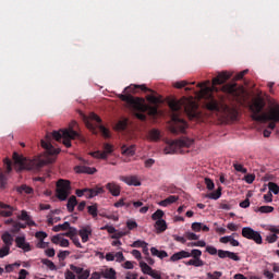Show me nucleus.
Returning a JSON list of instances; mask_svg holds the SVG:
<instances>
[{
  "label": "nucleus",
  "mask_w": 279,
  "mask_h": 279,
  "mask_svg": "<svg viewBox=\"0 0 279 279\" xmlns=\"http://www.w3.org/2000/svg\"><path fill=\"white\" fill-rule=\"evenodd\" d=\"M169 108L171 110L172 124L170 125V132L172 134H182L186 131V128H189V123H186L181 117L182 111L185 112L186 117H189L191 121L199 119V107L193 99H171L169 101Z\"/></svg>",
  "instance_id": "obj_1"
},
{
  "label": "nucleus",
  "mask_w": 279,
  "mask_h": 279,
  "mask_svg": "<svg viewBox=\"0 0 279 279\" xmlns=\"http://www.w3.org/2000/svg\"><path fill=\"white\" fill-rule=\"evenodd\" d=\"M75 128H77V122L73 121L69 129H61L60 131L48 133L46 140H41V147L46 150V154L48 156H58L60 154V148L53 147L51 138H54L59 143L62 141V144L68 148L71 147V141H75V138L81 141V143H86V137L75 131Z\"/></svg>",
  "instance_id": "obj_2"
},
{
  "label": "nucleus",
  "mask_w": 279,
  "mask_h": 279,
  "mask_svg": "<svg viewBox=\"0 0 279 279\" xmlns=\"http://www.w3.org/2000/svg\"><path fill=\"white\" fill-rule=\"evenodd\" d=\"M265 106V99L255 98L250 106V110L253 121H258L259 123L270 121L268 129L264 130L265 138H269L271 136V130H276V123H279V105H272L267 112H263Z\"/></svg>",
  "instance_id": "obj_3"
},
{
  "label": "nucleus",
  "mask_w": 279,
  "mask_h": 279,
  "mask_svg": "<svg viewBox=\"0 0 279 279\" xmlns=\"http://www.w3.org/2000/svg\"><path fill=\"white\" fill-rule=\"evenodd\" d=\"M119 98L121 101L128 104L129 108L133 110V114H135L136 119L140 121H147V114L150 117H156V114H158V108L147 105L141 97L121 94Z\"/></svg>",
  "instance_id": "obj_4"
},
{
  "label": "nucleus",
  "mask_w": 279,
  "mask_h": 279,
  "mask_svg": "<svg viewBox=\"0 0 279 279\" xmlns=\"http://www.w3.org/2000/svg\"><path fill=\"white\" fill-rule=\"evenodd\" d=\"M13 160L17 171H40L45 165L53 162V159L49 158V156L40 155L34 159H27L19 155V153H13Z\"/></svg>",
  "instance_id": "obj_5"
},
{
  "label": "nucleus",
  "mask_w": 279,
  "mask_h": 279,
  "mask_svg": "<svg viewBox=\"0 0 279 279\" xmlns=\"http://www.w3.org/2000/svg\"><path fill=\"white\" fill-rule=\"evenodd\" d=\"M195 141L193 138H189L186 136H182L178 140L169 141L163 149V153L167 154H186L185 149L192 147Z\"/></svg>",
  "instance_id": "obj_6"
},
{
  "label": "nucleus",
  "mask_w": 279,
  "mask_h": 279,
  "mask_svg": "<svg viewBox=\"0 0 279 279\" xmlns=\"http://www.w3.org/2000/svg\"><path fill=\"white\" fill-rule=\"evenodd\" d=\"M201 90L198 92V97L201 99H207L206 108L207 110H211L214 112H219L221 110V107H219V101L215 99V96H213V90L206 83H198L197 85Z\"/></svg>",
  "instance_id": "obj_7"
},
{
  "label": "nucleus",
  "mask_w": 279,
  "mask_h": 279,
  "mask_svg": "<svg viewBox=\"0 0 279 279\" xmlns=\"http://www.w3.org/2000/svg\"><path fill=\"white\" fill-rule=\"evenodd\" d=\"M85 125L92 132H96L97 128L102 134L104 138H110V130L101 124V118L97 113H89L88 118L85 119Z\"/></svg>",
  "instance_id": "obj_8"
},
{
  "label": "nucleus",
  "mask_w": 279,
  "mask_h": 279,
  "mask_svg": "<svg viewBox=\"0 0 279 279\" xmlns=\"http://www.w3.org/2000/svg\"><path fill=\"white\" fill-rule=\"evenodd\" d=\"M193 258L194 260L198 262L201 265H206L204 260H202V251L198 248H193L191 252L189 251H180L178 253H174L170 260L171 263H178V260H182V258Z\"/></svg>",
  "instance_id": "obj_9"
},
{
  "label": "nucleus",
  "mask_w": 279,
  "mask_h": 279,
  "mask_svg": "<svg viewBox=\"0 0 279 279\" xmlns=\"http://www.w3.org/2000/svg\"><path fill=\"white\" fill-rule=\"evenodd\" d=\"M205 252H207V254H210V256L218 255V258H229L230 260H234L235 263H239V260H241V257L236 253L225 250H217V247L213 245H207Z\"/></svg>",
  "instance_id": "obj_10"
},
{
  "label": "nucleus",
  "mask_w": 279,
  "mask_h": 279,
  "mask_svg": "<svg viewBox=\"0 0 279 279\" xmlns=\"http://www.w3.org/2000/svg\"><path fill=\"white\" fill-rule=\"evenodd\" d=\"M71 193V182L60 179L57 182V197L60 202H65Z\"/></svg>",
  "instance_id": "obj_11"
},
{
  "label": "nucleus",
  "mask_w": 279,
  "mask_h": 279,
  "mask_svg": "<svg viewBox=\"0 0 279 279\" xmlns=\"http://www.w3.org/2000/svg\"><path fill=\"white\" fill-rule=\"evenodd\" d=\"M7 169H0V189L1 191H5L8 189V174L12 172V161L9 158L3 160Z\"/></svg>",
  "instance_id": "obj_12"
},
{
  "label": "nucleus",
  "mask_w": 279,
  "mask_h": 279,
  "mask_svg": "<svg viewBox=\"0 0 279 279\" xmlns=\"http://www.w3.org/2000/svg\"><path fill=\"white\" fill-rule=\"evenodd\" d=\"M242 236L244 239H248L250 241H254L257 245L263 244V236L258 231H254L251 227H244L242 229Z\"/></svg>",
  "instance_id": "obj_13"
},
{
  "label": "nucleus",
  "mask_w": 279,
  "mask_h": 279,
  "mask_svg": "<svg viewBox=\"0 0 279 279\" xmlns=\"http://www.w3.org/2000/svg\"><path fill=\"white\" fill-rule=\"evenodd\" d=\"M222 92L239 99V97H241L245 93V89L243 88V86L240 87L236 83H232L223 85Z\"/></svg>",
  "instance_id": "obj_14"
},
{
  "label": "nucleus",
  "mask_w": 279,
  "mask_h": 279,
  "mask_svg": "<svg viewBox=\"0 0 279 279\" xmlns=\"http://www.w3.org/2000/svg\"><path fill=\"white\" fill-rule=\"evenodd\" d=\"M102 149L101 150H96L93 153H89V155L92 156V158H98L100 160H108V156H110V154H112L114 151V146L108 143H105L102 145Z\"/></svg>",
  "instance_id": "obj_15"
},
{
  "label": "nucleus",
  "mask_w": 279,
  "mask_h": 279,
  "mask_svg": "<svg viewBox=\"0 0 279 279\" xmlns=\"http://www.w3.org/2000/svg\"><path fill=\"white\" fill-rule=\"evenodd\" d=\"M232 74L228 72H220L216 77L213 78V89L217 90L216 86H221V84H226L227 80H230Z\"/></svg>",
  "instance_id": "obj_16"
},
{
  "label": "nucleus",
  "mask_w": 279,
  "mask_h": 279,
  "mask_svg": "<svg viewBox=\"0 0 279 279\" xmlns=\"http://www.w3.org/2000/svg\"><path fill=\"white\" fill-rule=\"evenodd\" d=\"M70 269L72 274H76L77 279H88L90 277V270H84V268L75 266V265H70Z\"/></svg>",
  "instance_id": "obj_17"
},
{
  "label": "nucleus",
  "mask_w": 279,
  "mask_h": 279,
  "mask_svg": "<svg viewBox=\"0 0 279 279\" xmlns=\"http://www.w3.org/2000/svg\"><path fill=\"white\" fill-rule=\"evenodd\" d=\"M119 180L128 186H141V180L136 175H120Z\"/></svg>",
  "instance_id": "obj_18"
},
{
  "label": "nucleus",
  "mask_w": 279,
  "mask_h": 279,
  "mask_svg": "<svg viewBox=\"0 0 279 279\" xmlns=\"http://www.w3.org/2000/svg\"><path fill=\"white\" fill-rule=\"evenodd\" d=\"M105 189L113 196L119 197L121 195V185L117 182L112 181L105 185Z\"/></svg>",
  "instance_id": "obj_19"
},
{
  "label": "nucleus",
  "mask_w": 279,
  "mask_h": 279,
  "mask_svg": "<svg viewBox=\"0 0 279 279\" xmlns=\"http://www.w3.org/2000/svg\"><path fill=\"white\" fill-rule=\"evenodd\" d=\"M0 208L2 209L0 210L1 217H12V215H14V211L16 210L15 207H12L11 205L3 202H0Z\"/></svg>",
  "instance_id": "obj_20"
},
{
  "label": "nucleus",
  "mask_w": 279,
  "mask_h": 279,
  "mask_svg": "<svg viewBox=\"0 0 279 279\" xmlns=\"http://www.w3.org/2000/svg\"><path fill=\"white\" fill-rule=\"evenodd\" d=\"M16 247L23 250V252H32V245L25 241V236L15 238Z\"/></svg>",
  "instance_id": "obj_21"
},
{
  "label": "nucleus",
  "mask_w": 279,
  "mask_h": 279,
  "mask_svg": "<svg viewBox=\"0 0 279 279\" xmlns=\"http://www.w3.org/2000/svg\"><path fill=\"white\" fill-rule=\"evenodd\" d=\"M78 235H80L81 239H82V243H88L89 236L93 235V229L90 228V226L83 227V228L78 231Z\"/></svg>",
  "instance_id": "obj_22"
},
{
  "label": "nucleus",
  "mask_w": 279,
  "mask_h": 279,
  "mask_svg": "<svg viewBox=\"0 0 279 279\" xmlns=\"http://www.w3.org/2000/svg\"><path fill=\"white\" fill-rule=\"evenodd\" d=\"M75 173H86L87 175H95L97 173V168H92L88 166H76L74 167Z\"/></svg>",
  "instance_id": "obj_23"
},
{
  "label": "nucleus",
  "mask_w": 279,
  "mask_h": 279,
  "mask_svg": "<svg viewBox=\"0 0 279 279\" xmlns=\"http://www.w3.org/2000/svg\"><path fill=\"white\" fill-rule=\"evenodd\" d=\"M125 90H128V93H133V94L138 93V90H143L144 93H154V90L149 89L145 85H134V84L126 87Z\"/></svg>",
  "instance_id": "obj_24"
},
{
  "label": "nucleus",
  "mask_w": 279,
  "mask_h": 279,
  "mask_svg": "<svg viewBox=\"0 0 279 279\" xmlns=\"http://www.w3.org/2000/svg\"><path fill=\"white\" fill-rule=\"evenodd\" d=\"M100 275L105 279H117V270L114 268L100 269Z\"/></svg>",
  "instance_id": "obj_25"
},
{
  "label": "nucleus",
  "mask_w": 279,
  "mask_h": 279,
  "mask_svg": "<svg viewBox=\"0 0 279 279\" xmlns=\"http://www.w3.org/2000/svg\"><path fill=\"white\" fill-rule=\"evenodd\" d=\"M1 241L4 243V246L7 247H12V245H14V236L9 231L2 233Z\"/></svg>",
  "instance_id": "obj_26"
},
{
  "label": "nucleus",
  "mask_w": 279,
  "mask_h": 279,
  "mask_svg": "<svg viewBox=\"0 0 279 279\" xmlns=\"http://www.w3.org/2000/svg\"><path fill=\"white\" fill-rule=\"evenodd\" d=\"M17 219H20V221H26L27 226H36V222L32 220V216H29L26 210H22L21 215H17Z\"/></svg>",
  "instance_id": "obj_27"
},
{
  "label": "nucleus",
  "mask_w": 279,
  "mask_h": 279,
  "mask_svg": "<svg viewBox=\"0 0 279 279\" xmlns=\"http://www.w3.org/2000/svg\"><path fill=\"white\" fill-rule=\"evenodd\" d=\"M192 230L193 232H210V228L202 222H193Z\"/></svg>",
  "instance_id": "obj_28"
},
{
  "label": "nucleus",
  "mask_w": 279,
  "mask_h": 279,
  "mask_svg": "<svg viewBox=\"0 0 279 279\" xmlns=\"http://www.w3.org/2000/svg\"><path fill=\"white\" fill-rule=\"evenodd\" d=\"M87 193H89V197H97V195H104L106 193V190L104 187H93V189H86Z\"/></svg>",
  "instance_id": "obj_29"
},
{
  "label": "nucleus",
  "mask_w": 279,
  "mask_h": 279,
  "mask_svg": "<svg viewBox=\"0 0 279 279\" xmlns=\"http://www.w3.org/2000/svg\"><path fill=\"white\" fill-rule=\"evenodd\" d=\"M155 228L157 230V234H162L167 230V221L163 220H157L155 222Z\"/></svg>",
  "instance_id": "obj_30"
},
{
  "label": "nucleus",
  "mask_w": 279,
  "mask_h": 279,
  "mask_svg": "<svg viewBox=\"0 0 279 279\" xmlns=\"http://www.w3.org/2000/svg\"><path fill=\"white\" fill-rule=\"evenodd\" d=\"M178 199H180L179 196L170 195V196L167 197L166 199L161 201V202L159 203V206L167 207V206H169L170 204H175V202H178Z\"/></svg>",
  "instance_id": "obj_31"
},
{
  "label": "nucleus",
  "mask_w": 279,
  "mask_h": 279,
  "mask_svg": "<svg viewBox=\"0 0 279 279\" xmlns=\"http://www.w3.org/2000/svg\"><path fill=\"white\" fill-rule=\"evenodd\" d=\"M150 254L153 256H157V258H160L161 260H162V258H167L169 256L167 251H158V248H156V247L150 248Z\"/></svg>",
  "instance_id": "obj_32"
},
{
  "label": "nucleus",
  "mask_w": 279,
  "mask_h": 279,
  "mask_svg": "<svg viewBox=\"0 0 279 279\" xmlns=\"http://www.w3.org/2000/svg\"><path fill=\"white\" fill-rule=\"evenodd\" d=\"M77 206V197H75L74 195H72L69 199H68V204H66V208L69 210V213H73V210H75V207Z\"/></svg>",
  "instance_id": "obj_33"
},
{
  "label": "nucleus",
  "mask_w": 279,
  "mask_h": 279,
  "mask_svg": "<svg viewBox=\"0 0 279 279\" xmlns=\"http://www.w3.org/2000/svg\"><path fill=\"white\" fill-rule=\"evenodd\" d=\"M149 141H160V131L158 129H153L148 132Z\"/></svg>",
  "instance_id": "obj_34"
},
{
  "label": "nucleus",
  "mask_w": 279,
  "mask_h": 279,
  "mask_svg": "<svg viewBox=\"0 0 279 279\" xmlns=\"http://www.w3.org/2000/svg\"><path fill=\"white\" fill-rule=\"evenodd\" d=\"M122 154H124V156H134V154H136V149L134 145L131 146H122Z\"/></svg>",
  "instance_id": "obj_35"
},
{
  "label": "nucleus",
  "mask_w": 279,
  "mask_h": 279,
  "mask_svg": "<svg viewBox=\"0 0 279 279\" xmlns=\"http://www.w3.org/2000/svg\"><path fill=\"white\" fill-rule=\"evenodd\" d=\"M41 264L46 265V267H48V269H50V271L58 270V267L56 266V264L53 262H51V259L44 258V259H41Z\"/></svg>",
  "instance_id": "obj_36"
},
{
  "label": "nucleus",
  "mask_w": 279,
  "mask_h": 279,
  "mask_svg": "<svg viewBox=\"0 0 279 279\" xmlns=\"http://www.w3.org/2000/svg\"><path fill=\"white\" fill-rule=\"evenodd\" d=\"M87 213L93 217V219H97V215H98L97 204L88 206Z\"/></svg>",
  "instance_id": "obj_37"
},
{
  "label": "nucleus",
  "mask_w": 279,
  "mask_h": 279,
  "mask_svg": "<svg viewBox=\"0 0 279 279\" xmlns=\"http://www.w3.org/2000/svg\"><path fill=\"white\" fill-rule=\"evenodd\" d=\"M162 217H165V211H162V209H157V210L151 215L153 221H160V220H162Z\"/></svg>",
  "instance_id": "obj_38"
},
{
  "label": "nucleus",
  "mask_w": 279,
  "mask_h": 279,
  "mask_svg": "<svg viewBox=\"0 0 279 279\" xmlns=\"http://www.w3.org/2000/svg\"><path fill=\"white\" fill-rule=\"evenodd\" d=\"M140 267H141L143 274H146L147 276H149V275L151 274V271L154 270V269H151V267H150L149 265H147V263H145V262H141V263H140Z\"/></svg>",
  "instance_id": "obj_39"
},
{
  "label": "nucleus",
  "mask_w": 279,
  "mask_h": 279,
  "mask_svg": "<svg viewBox=\"0 0 279 279\" xmlns=\"http://www.w3.org/2000/svg\"><path fill=\"white\" fill-rule=\"evenodd\" d=\"M68 230L69 232L65 233V236H69V239H72L73 236H77V234H80V231H77L76 228L71 227V223H69Z\"/></svg>",
  "instance_id": "obj_40"
},
{
  "label": "nucleus",
  "mask_w": 279,
  "mask_h": 279,
  "mask_svg": "<svg viewBox=\"0 0 279 279\" xmlns=\"http://www.w3.org/2000/svg\"><path fill=\"white\" fill-rule=\"evenodd\" d=\"M255 213H262V214H269L274 213V207L271 206H260L258 207Z\"/></svg>",
  "instance_id": "obj_41"
},
{
  "label": "nucleus",
  "mask_w": 279,
  "mask_h": 279,
  "mask_svg": "<svg viewBox=\"0 0 279 279\" xmlns=\"http://www.w3.org/2000/svg\"><path fill=\"white\" fill-rule=\"evenodd\" d=\"M268 189H269V192L268 193H274V195H278L279 193V186L278 184L274 183V182H269L268 183Z\"/></svg>",
  "instance_id": "obj_42"
},
{
  "label": "nucleus",
  "mask_w": 279,
  "mask_h": 279,
  "mask_svg": "<svg viewBox=\"0 0 279 279\" xmlns=\"http://www.w3.org/2000/svg\"><path fill=\"white\" fill-rule=\"evenodd\" d=\"M184 236L185 239H187L189 241H199V235L191 232V231H187L184 233Z\"/></svg>",
  "instance_id": "obj_43"
},
{
  "label": "nucleus",
  "mask_w": 279,
  "mask_h": 279,
  "mask_svg": "<svg viewBox=\"0 0 279 279\" xmlns=\"http://www.w3.org/2000/svg\"><path fill=\"white\" fill-rule=\"evenodd\" d=\"M52 230L53 232H60V230H69V221H65L62 225L54 226Z\"/></svg>",
  "instance_id": "obj_44"
},
{
  "label": "nucleus",
  "mask_w": 279,
  "mask_h": 279,
  "mask_svg": "<svg viewBox=\"0 0 279 279\" xmlns=\"http://www.w3.org/2000/svg\"><path fill=\"white\" fill-rule=\"evenodd\" d=\"M11 246L3 245L0 248V258H5V256H9Z\"/></svg>",
  "instance_id": "obj_45"
},
{
  "label": "nucleus",
  "mask_w": 279,
  "mask_h": 279,
  "mask_svg": "<svg viewBox=\"0 0 279 279\" xmlns=\"http://www.w3.org/2000/svg\"><path fill=\"white\" fill-rule=\"evenodd\" d=\"M184 265H186L187 267H204L203 264L196 262V259H190L187 262H183Z\"/></svg>",
  "instance_id": "obj_46"
},
{
  "label": "nucleus",
  "mask_w": 279,
  "mask_h": 279,
  "mask_svg": "<svg viewBox=\"0 0 279 279\" xmlns=\"http://www.w3.org/2000/svg\"><path fill=\"white\" fill-rule=\"evenodd\" d=\"M233 167L239 173H247V168H244L241 163L235 162L233 163Z\"/></svg>",
  "instance_id": "obj_47"
},
{
  "label": "nucleus",
  "mask_w": 279,
  "mask_h": 279,
  "mask_svg": "<svg viewBox=\"0 0 279 279\" xmlns=\"http://www.w3.org/2000/svg\"><path fill=\"white\" fill-rule=\"evenodd\" d=\"M20 193H26V195H32L34 193V189H32L27 185H22L20 187Z\"/></svg>",
  "instance_id": "obj_48"
},
{
  "label": "nucleus",
  "mask_w": 279,
  "mask_h": 279,
  "mask_svg": "<svg viewBox=\"0 0 279 279\" xmlns=\"http://www.w3.org/2000/svg\"><path fill=\"white\" fill-rule=\"evenodd\" d=\"M223 276V272H221V271H214L213 274L211 272H208L207 274V277L209 278V279H219V278H221Z\"/></svg>",
  "instance_id": "obj_49"
},
{
  "label": "nucleus",
  "mask_w": 279,
  "mask_h": 279,
  "mask_svg": "<svg viewBox=\"0 0 279 279\" xmlns=\"http://www.w3.org/2000/svg\"><path fill=\"white\" fill-rule=\"evenodd\" d=\"M126 228L129 230H136V228H138V223L135 220H128Z\"/></svg>",
  "instance_id": "obj_50"
},
{
  "label": "nucleus",
  "mask_w": 279,
  "mask_h": 279,
  "mask_svg": "<svg viewBox=\"0 0 279 279\" xmlns=\"http://www.w3.org/2000/svg\"><path fill=\"white\" fill-rule=\"evenodd\" d=\"M117 130H125L128 128V120H120L117 125Z\"/></svg>",
  "instance_id": "obj_51"
},
{
  "label": "nucleus",
  "mask_w": 279,
  "mask_h": 279,
  "mask_svg": "<svg viewBox=\"0 0 279 279\" xmlns=\"http://www.w3.org/2000/svg\"><path fill=\"white\" fill-rule=\"evenodd\" d=\"M10 232H11V234H19V232H21V229L19 227V221H15L12 225V228H11Z\"/></svg>",
  "instance_id": "obj_52"
},
{
  "label": "nucleus",
  "mask_w": 279,
  "mask_h": 279,
  "mask_svg": "<svg viewBox=\"0 0 279 279\" xmlns=\"http://www.w3.org/2000/svg\"><path fill=\"white\" fill-rule=\"evenodd\" d=\"M208 197L209 199H219L221 197V190L210 193Z\"/></svg>",
  "instance_id": "obj_53"
},
{
  "label": "nucleus",
  "mask_w": 279,
  "mask_h": 279,
  "mask_svg": "<svg viewBox=\"0 0 279 279\" xmlns=\"http://www.w3.org/2000/svg\"><path fill=\"white\" fill-rule=\"evenodd\" d=\"M35 236L39 241H45V239H47V232L38 231V232L35 233Z\"/></svg>",
  "instance_id": "obj_54"
},
{
  "label": "nucleus",
  "mask_w": 279,
  "mask_h": 279,
  "mask_svg": "<svg viewBox=\"0 0 279 279\" xmlns=\"http://www.w3.org/2000/svg\"><path fill=\"white\" fill-rule=\"evenodd\" d=\"M266 241L267 243H276V241H278V235L276 233L267 235Z\"/></svg>",
  "instance_id": "obj_55"
},
{
  "label": "nucleus",
  "mask_w": 279,
  "mask_h": 279,
  "mask_svg": "<svg viewBox=\"0 0 279 279\" xmlns=\"http://www.w3.org/2000/svg\"><path fill=\"white\" fill-rule=\"evenodd\" d=\"M205 184L208 191H213V189H215V182H213V180H210L209 178H205Z\"/></svg>",
  "instance_id": "obj_56"
},
{
  "label": "nucleus",
  "mask_w": 279,
  "mask_h": 279,
  "mask_svg": "<svg viewBox=\"0 0 279 279\" xmlns=\"http://www.w3.org/2000/svg\"><path fill=\"white\" fill-rule=\"evenodd\" d=\"M71 239V241L74 243V245L76 246V247H78L80 250H82V247H84L83 245H82V243L80 242V238H77V235L76 236H73V238H70Z\"/></svg>",
  "instance_id": "obj_57"
},
{
  "label": "nucleus",
  "mask_w": 279,
  "mask_h": 279,
  "mask_svg": "<svg viewBox=\"0 0 279 279\" xmlns=\"http://www.w3.org/2000/svg\"><path fill=\"white\" fill-rule=\"evenodd\" d=\"M185 86H189V82L186 81H180L174 83V88H184Z\"/></svg>",
  "instance_id": "obj_58"
},
{
  "label": "nucleus",
  "mask_w": 279,
  "mask_h": 279,
  "mask_svg": "<svg viewBox=\"0 0 279 279\" xmlns=\"http://www.w3.org/2000/svg\"><path fill=\"white\" fill-rule=\"evenodd\" d=\"M69 254H71V252H69V251H61V252H59V254H58V258H59L60 260H64V259L66 258V256H69Z\"/></svg>",
  "instance_id": "obj_59"
},
{
  "label": "nucleus",
  "mask_w": 279,
  "mask_h": 279,
  "mask_svg": "<svg viewBox=\"0 0 279 279\" xmlns=\"http://www.w3.org/2000/svg\"><path fill=\"white\" fill-rule=\"evenodd\" d=\"M114 258H117V263H123L125 260V256H123V253L122 252H118L116 253V256Z\"/></svg>",
  "instance_id": "obj_60"
},
{
  "label": "nucleus",
  "mask_w": 279,
  "mask_h": 279,
  "mask_svg": "<svg viewBox=\"0 0 279 279\" xmlns=\"http://www.w3.org/2000/svg\"><path fill=\"white\" fill-rule=\"evenodd\" d=\"M145 241H143V240H137V241H135V242H133L132 244H131V247H143L144 245H145Z\"/></svg>",
  "instance_id": "obj_61"
},
{
  "label": "nucleus",
  "mask_w": 279,
  "mask_h": 279,
  "mask_svg": "<svg viewBox=\"0 0 279 279\" xmlns=\"http://www.w3.org/2000/svg\"><path fill=\"white\" fill-rule=\"evenodd\" d=\"M27 276H29V272L25 269H21L19 272V278L20 279H27Z\"/></svg>",
  "instance_id": "obj_62"
},
{
  "label": "nucleus",
  "mask_w": 279,
  "mask_h": 279,
  "mask_svg": "<svg viewBox=\"0 0 279 279\" xmlns=\"http://www.w3.org/2000/svg\"><path fill=\"white\" fill-rule=\"evenodd\" d=\"M125 279H138V274L136 272H132V271H128Z\"/></svg>",
  "instance_id": "obj_63"
},
{
  "label": "nucleus",
  "mask_w": 279,
  "mask_h": 279,
  "mask_svg": "<svg viewBox=\"0 0 279 279\" xmlns=\"http://www.w3.org/2000/svg\"><path fill=\"white\" fill-rule=\"evenodd\" d=\"M64 276H65V279H75V274H73L72 270H66Z\"/></svg>",
  "instance_id": "obj_64"
}]
</instances>
